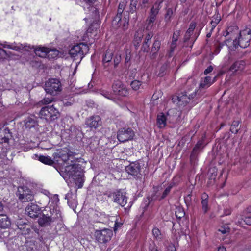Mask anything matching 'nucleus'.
Here are the masks:
<instances>
[{
    "label": "nucleus",
    "mask_w": 251,
    "mask_h": 251,
    "mask_svg": "<svg viewBox=\"0 0 251 251\" xmlns=\"http://www.w3.org/2000/svg\"><path fill=\"white\" fill-rule=\"evenodd\" d=\"M60 217L61 214L57 210L48 207L44 211L42 216L38 219V222L41 226H45L50 225Z\"/></svg>",
    "instance_id": "f257e3e1"
},
{
    "label": "nucleus",
    "mask_w": 251,
    "mask_h": 251,
    "mask_svg": "<svg viewBox=\"0 0 251 251\" xmlns=\"http://www.w3.org/2000/svg\"><path fill=\"white\" fill-rule=\"evenodd\" d=\"M60 174L64 179L71 177L73 178L82 174L79 165L75 163V161H73L70 164L68 163L66 165H64V167L62 168Z\"/></svg>",
    "instance_id": "f03ea898"
},
{
    "label": "nucleus",
    "mask_w": 251,
    "mask_h": 251,
    "mask_svg": "<svg viewBox=\"0 0 251 251\" xmlns=\"http://www.w3.org/2000/svg\"><path fill=\"white\" fill-rule=\"evenodd\" d=\"M60 114L58 109L55 107V104L42 107L39 116L41 119H45L47 122H50L58 119Z\"/></svg>",
    "instance_id": "7ed1b4c3"
},
{
    "label": "nucleus",
    "mask_w": 251,
    "mask_h": 251,
    "mask_svg": "<svg viewBox=\"0 0 251 251\" xmlns=\"http://www.w3.org/2000/svg\"><path fill=\"white\" fill-rule=\"evenodd\" d=\"M53 157L54 161L59 162L62 160L65 164H68L69 160L71 162L75 161L74 153L66 148L56 150L53 154Z\"/></svg>",
    "instance_id": "20e7f679"
},
{
    "label": "nucleus",
    "mask_w": 251,
    "mask_h": 251,
    "mask_svg": "<svg viewBox=\"0 0 251 251\" xmlns=\"http://www.w3.org/2000/svg\"><path fill=\"white\" fill-rule=\"evenodd\" d=\"M104 194L108 198H112L114 202L121 206H124L127 203V197L126 192L122 190H117L115 191H106Z\"/></svg>",
    "instance_id": "39448f33"
},
{
    "label": "nucleus",
    "mask_w": 251,
    "mask_h": 251,
    "mask_svg": "<svg viewBox=\"0 0 251 251\" xmlns=\"http://www.w3.org/2000/svg\"><path fill=\"white\" fill-rule=\"evenodd\" d=\"M62 89L61 82L58 79H49L45 83V90L47 93L50 95L54 96L57 95L61 91Z\"/></svg>",
    "instance_id": "423d86ee"
},
{
    "label": "nucleus",
    "mask_w": 251,
    "mask_h": 251,
    "mask_svg": "<svg viewBox=\"0 0 251 251\" xmlns=\"http://www.w3.org/2000/svg\"><path fill=\"white\" fill-rule=\"evenodd\" d=\"M89 51V47L85 43H81L74 46L69 51V54L72 58L82 59L84 54Z\"/></svg>",
    "instance_id": "0eeeda50"
},
{
    "label": "nucleus",
    "mask_w": 251,
    "mask_h": 251,
    "mask_svg": "<svg viewBox=\"0 0 251 251\" xmlns=\"http://www.w3.org/2000/svg\"><path fill=\"white\" fill-rule=\"evenodd\" d=\"M134 131L130 127H123L118 130L117 138L120 142H125L133 139Z\"/></svg>",
    "instance_id": "6e6552de"
},
{
    "label": "nucleus",
    "mask_w": 251,
    "mask_h": 251,
    "mask_svg": "<svg viewBox=\"0 0 251 251\" xmlns=\"http://www.w3.org/2000/svg\"><path fill=\"white\" fill-rule=\"evenodd\" d=\"M16 195L23 202L30 201L34 199L33 192L26 186L19 187Z\"/></svg>",
    "instance_id": "1a4fd4ad"
},
{
    "label": "nucleus",
    "mask_w": 251,
    "mask_h": 251,
    "mask_svg": "<svg viewBox=\"0 0 251 251\" xmlns=\"http://www.w3.org/2000/svg\"><path fill=\"white\" fill-rule=\"evenodd\" d=\"M251 40V29H246L240 32L237 40L239 47L246 48L250 45Z\"/></svg>",
    "instance_id": "9d476101"
},
{
    "label": "nucleus",
    "mask_w": 251,
    "mask_h": 251,
    "mask_svg": "<svg viewBox=\"0 0 251 251\" xmlns=\"http://www.w3.org/2000/svg\"><path fill=\"white\" fill-rule=\"evenodd\" d=\"M96 240L100 243H106L109 241L113 235L111 229L105 228L96 231Z\"/></svg>",
    "instance_id": "9b49d317"
},
{
    "label": "nucleus",
    "mask_w": 251,
    "mask_h": 251,
    "mask_svg": "<svg viewBox=\"0 0 251 251\" xmlns=\"http://www.w3.org/2000/svg\"><path fill=\"white\" fill-rule=\"evenodd\" d=\"M126 171L129 174L136 177H140L141 176V166L138 162L130 163L125 168Z\"/></svg>",
    "instance_id": "f8f14e48"
},
{
    "label": "nucleus",
    "mask_w": 251,
    "mask_h": 251,
    "mask_svg": "<svg viewBox=\"0 0 251 251\" xmlns=\"http://www.w3.org/2000/svg\"><path fill=\"white\" fill-rule=\"evenodd\" d=\"M7 123L0 124V142L8 143L12 137V133L7 127Z\"/></svg>",
    "instance_id": "ddd939ff"
},
{
    "label": "nucleus",
    "mask_w": 251,
    "mask_h": 251,
    "mask_svg": "<svg viewBox=\"0 0 251 251\" xmlns=\"http://www.w3.org/2000/svg\"><path fill=\"white\" fill-rule=\"evenodd\" d=\"M112 90L115 95L120 96H126L128 93L127 89L120 80L114 82L112 85Z\"/></svg>",
    "instance_id": "4468645a"
},
{
    "label": "nucleus",
    "mask_w": 251,
    "mask_h": 251,
    "mask_svg": "<svg viewBox=\"0 0 251 251\" xmlns=\"http://www.w3.org/2000/svg\"><path fill=\"white\" fill-rule=\"evenodd\" d=\"M27 214L32 218H37L41 213L40 207L34 203H29L25 208Z\"/></svg>",
    "instance_id": "2eb2a0df"
},
{
    "label": "nucleus",
    "mask_w": 251,
    "mask_h": 251,
    "mask_svg": "<svg viewBox=\"0 0 251 251\" xmlns=\"http://www.w3.org/2000/svg\"><path fill=\"white\" fill-rule=\"evenodd\" d=\"M85 124L90 128L96 129L101 126L102 122L99 116L93 115L86 119Z\"/></svg>",
    "instance_id": "dca6fc26"
},
{
    "label": "nucleus",
    "mask_w": 251,
    "mask_h": 251,
    "mask_svg": "<svg viewBox=\"0 0 251 251\" xmlns=\"http://www.w3.org/2000/svg\"><path fill=\"white\" fill-rule=\"evenodd\" d=\"M204 138L205 136L202 137V139L198 141L196 145L195 146L190 155L191 161H194L196 159L199 153L201 152L202 150L203 149L205 146L204 143Z\"/></svg>",
    "instance_id": "f3484780"
},
{
    "label": "nucleus",
    "mask_w": 251,
    "mask_h": 251,
    "mask_svg": "<svg viewBox=\"0 0 251 251\" xmlns=\"http://www.w3.org/2000/svg\"><path fill=\"white\" fill-rule=\"evenodd\" d=\"M197 90L193 93H189V91L182 93L179 95V105H185L189 102L190 100L194 99L196 96Z\"/></svg>",
    "instance_id": "a211bd4d"
},
{
    "label": "nucleus",
    "mask_w": 251,
    "mask_h": 251,
    "mask_svg": "<svg viewBox=\"0 0 251 251\" xmlns=\"http://www.w3.org/2000/svg\"><path fill=\"white\" fill-rule=\"evenodd\" d=\"M126 3L127 0H121L117 10V14L113 20L112 25H116L117 24L119 26V22L122 21L121 18L122 14L126 6Z\"/></svg>",
    "instance_id": "6ab92c4d"
},
{
    "label": "nucleus",
    "mask_w": 251,
    "mask_h": 251,
    "mask_svg": "<svg viewBox=\"0 0 251 251\" xmlns=\"http://www.w3.org/2000/svg\"><path fill=\"white\" fill-rule=\"evenodd\" d=\"M113 56V51L112 50L108 49L104 55L103 56L102 64L106 71H109L111 65L112 64L111 60Z\"/></svg>",
    "instance_id": "aec40b11"
},
{
    "label": "nucleus",
    "mask_w": 251,
    "mask_h": 251,
    "mask_svg": "<svg viewBox=\"0 0 251 251\" xmlns=\"http://www.w3.org/2000/svg\"><path fill=\"white\" fill-rule=\"evenodd\" d=\"M225 43L228 48V51L230 54H231L232 51H235L239 46V44L236 38L235 39H227L225 41Z\"/></svg>",
    "instance_id": "412c9836"
},
{
    "label": "nucleus",
    "mask_w": 251,
    "mask_h": 251,
    "mask_svg": "<svg viewBox=\"0 0 251 251\" xmlns=\"http://www.w3.org/2000/svg\"><path fill=\"white\" fill-rule=\"evenodd\" d=\"M216 77L212 79L210 76H206L203 79L202 78L200 81L199 86V89H205L209 87L215 81Z\"/></svg>",
    "instance_id": "4be33fe9"
},
{
    "label": "nucleus",
    "mask_w": 251,
    "mask_h": 251,
    "mask_svg": "<svg viewBox=\"0 0 251 251\" xmlns=\"http://www.w3.org/2000/svg\"><path fill=\"white\" fill-rule=\"evenodd\" d=\"M162 1H157L151 7L149 12L148 17L156 18L160 9L161 8Z\"/></svg>",
    "instance_id": "5701e85b"
},
{
    "label": "nucleus",
    "mask_w": 251,
    "mask_h": 251,
    "mask_svg": "<svg viewBox=\"0 0 251 251\" xmlns=\"http://www.w3.org/2000/svg\"><path fill=\"white\" fill-rule=\"evenodd\" d=\"M25 126L26 128L30 129L38 125L36 118L34 116H28L24 121Z\"/></svg>",
    "instance_id": "b1692460"
},
{
    "label": "nucleus",
    "mask_w": 251,
    "mask_h": 251,
    "mask_svg": "<svg viewBox=\"0 0 251 251\" xmlns=\"http://www.w3.org/2000/svg\"><path fill=\"white\" fill-rule=\"evenodd\" d=\"M240 32L237 26L234 25L227 27L226 30V34L225 36H230V38H237Z\"/></svg>",
    "instance_id": "393cba45"
},
{
    "label": "nucleus",
    "mask_w": 251,
    "mask_h": 251,
    "mask_svg": "<svg viewBox=\"0 0 251 251\" xmlns=\"http://www.w3.org/2000/svg\"><path fill=\"white\" fill-rule=\"evenodd\" d=\"M32 48L34 49V51L36 55L42 58L48 57L49 48L42 47H38L35 48L33 47Z\"/></svg>",
    "instance_id": "a878e982"
},
{
    "label": "nucleus",
    "mask_w": 251,
    "mask_h": 251,
    "mask_svg": "<svg viewBox=\"0 0 251 251\" xmlns=\"http://www.w3.org/2000/svg\"><path fill=\"white\" fill-rule=\"evenodd\" d=\"M11 225V221L6 215L0 214V227L6 228Z\"/></svg>",
    "instance_id": "bb28decb"
},
{
    "label": "nucleus",
    "mask_w": 251,
    "mask_h": 251,
    "mask_svg": "<svg viewBox=\"0 0 251 251\" xmlns=\"http://www.w3.org/2000/svg\"><path fill=\"white\" fill-rule=\"evenodd\" d=\"M34 158L38 160L42 163L48 165H52L54 162V160H52L51 157L49 156L38 155L36 154H34Z\"/></svg>",
    "instance_id": "cd10ccee"
},
{
    "label": "nucleus",
    "mask_w": 251,
    "mask_h": 251,
    "mask_svg": "<svg viewBox=\"0 0 251 251\" xmlns=\"http://www.w3.org/2000/svg\"><path fill=\"white\" fill-rule=\"evenodd\" d=\"M153 36V33L151 31L149 32L146 35L145 40L143 44V50L148 52L150 50V42Z\"/></svg>",
    "instance_id": "c85d7f7f"
},
{
    "label": "nucleus",
    "mask_w": 251,
    "mask_h": 251,
    "mask_svg": "<svg viewBox=\"0 0 251 251\" xmlns=\"http://www.w3.org/2000/svg\"><path fill=\"white\" fill-rule=\"evenodd\" d=\"M245 66V63L243 60L237 61L234 62L230 67V70L233 72L241 71Z\"/></svg>",
    "instance_id": "c756f323"
},
{
    "label": "nucleus",
    "mask_w": 251,
    "mask_h": 251,
    "mask_svg": "<svg viewBox=\"0 0 251 251\" xmlns=\"http://www.w3.org/2000/svg\"><path fill=\"white\" fill-rule=\"evenodd\" d=\"M208 196L207 194L204 193L201 195V205H202V209L204 213H205L207 212L208 210Z\"/></svg>",
    "instance_id": "7c9ffc66"
},
{
    "label": "nucleus",
    "mask_w": 251,
    "mask_h": 251,
    "mask_svg": "<svg viewBox=\"0 0 251 251\" xmlns=\"http://www.w3.org/2000/svg\"><path fill=\"white\" fill-rule=\"evenodd\" d=\"M166 118L165 115L161 113L157 116V125L159 128L164 127L166 124Z\"/></svg>",
    "instance_id": "2f4dec72"
},
{
    "label": "nucleus",
    "mask_w": 251,
    "mask_h": 251,
    "mask_svg": "<svg viewBox=\"0 0 251 251\" xmlns=\"http://www.w3.org/2000/svg\"><path fill=\"white\" fill-rule=\"evenodd\" d=\"M143 31L142 30H138L134 35V42L136 46H139L141 42L143 37Z\"/></svg>",
    "instance_id": "473e14b6"
},
{
    "label": "nucleus",
    "mask_w": 251,
    "mask_h": 251,
    "mask_svg": "<svg viewBox=\"0 0 251 251\" xmlns=\"http://www.w3.org/2000/svg\"><path fill=\"white\" fill-rule=\"evenodd\" d=\"M7 48L11 49L16 51H20L21 50L25 49V50H28L29 48L31 49L30 46H24L22 44H11L7 46Z\"/></svg>",
    "instance_id": "72a5a7b5"
},
{
    "label": "nucleus",
    "mask_w": 251,
    "mask_h": 251,
    "mask_svg": "<svg viewBox=\"0 0 251 251\" xmlns=\"http://www.w3.org/2000/svg\"><path fill=\"white\" fill-rule=\"evenodd\" d=\"M17 227L20 230L24 229L25 226H29L27 222L25 219H18L16 221Z\"/></svg>",
    "instance_id": "f704fd0d"
},
{
    "label": "nucleus",
    "mask_w": 251,
    "mask_h": 251,
    "mask_svg": "<svg viewBox=\"0 0 251 251\" xmlns=\"http://www.w3.org/2000/svg\"><path fill=\"white\" fill-rule=\"evenodd\" d=\"M240 121H234L230 127V131L233 133L236 134L240 129Z\"/></svg>",
    "instance_id": "c9c22d12"
},
{
    "label": "nucleus",
    "mask_w": 251,
    "mask_h": 251,
    "mask_svg": "<svg viewBox=\"0 0 251 251\" xmlns=\"http://www.w3.org/2000/svg\"><path fill=\"white\" fill-rule=\"evenodd\" d=\"M173 13L174 11L172 8H168L166 10V13L164 16V20L167 24L171 22Z\"/></svg>",
    "instance_id": "e433bc0d"
},
{
    "label": "nucleus",
    "mask_w": 251,
    "mask_h": 251,
    "mask_svg": "<svg viewBox=\"0 0 251 251\" xmlns=\"http://www.w3.org/2000/svg\"><path fill=\"white\" fill-rule=\"evenodd\" d=\"M208 176L210 183L214 182L215 179L217 176V171L215 168H211L208 171Z\"/></svg>",
    "instance_id": "4c0bfd02"
},
{
    "label": "nucleus",
    "mask_w": 251,
    "mask_h": 251,
    "mask_svg": "<svg viewBox=\"0 0 251 251\" xmlns=\"http://www.w3.org/2000/svg\"><path fill=\"white\" fill-rule=\"evenodd\" d=\"M160 45L161 43L159 39L158 38H156L153 44L151 50V52H153L154 53H156L159 50L160 48Z\"/></svg>",
    "instance_id": "58836bf2"
},
{
    "label": "nucleus",
    "mask_w": 251,
    "mask_h": 251,
    "mask_svg": "<svg viewBox=\"0 0 251 251\" xmlns=\"http://www.w3.org/2000/svg\"><path fill=\"white\" fill-rule=\"evenodd\" d=\"M82 177L83 175L82 174L80 176H76L73 178L74 180L76 185L77 186L78 188H81L83 186L84 181Z\"/></svg>",
    "instance_id": "ea45409f"
},
{
    "label": "nucleus",
    "mask_w": 251,
    "mask_h": 251,
    "mask_svg": "<svg viewBox=\"0 0 251 251\" xmlns=\"http://www.w3.org/2000/svg\"><path fill=\"white\" fill-rule=\"evenodd\" d=\"M55 100V98L53 97H45L44 99H43L41 101L39 102L38 104L40 106L42 105H47L51 103L52 102L54 101Z\"/></svg>",
    "instance_id": "a19ab883"
},
{
    "label": "nucleus",
    "mask_w": 251,
    "mask_h": 251,
    "mask_svg": "<svg viewBox=\"0 0 251 251\" xmlns=\"http://www.w3.org/2000/svg\"><path fill=\"white\" fill-rule=\"evenodd\" d=\"M156 19V18L148 17L146 20V24L147 25L146 30H149L151 28Z\"/></svg>",
    "instance_id": "79ce46f5"
},
{
    "label": "nucleus",
    "mask_w": 251,
    "mask_h": 251,
    "mask_svg": "<svg viewBox=\"0 0 251 251\" xmlns=\"http://www.w3.org/2000/svg\"><path fill=\"white\" fill-rule=\"evenodd\" d=\"M152 233L154 238L156 240H161L163 238V235L158 228L156 227L153 228L152 230Z\"/></svg>",
    "instance_id": "37998d69"
},
{
    "label": "nucleus",
    "mask_w": 251,
    "mask_h": 251,
    "mask_svg": "<svg viewBox=\"0 0 251 251\" xmlns=\"http://www.w3.org/2000/svg\"><path fill=\"white\" fill-rule=\"evenodd\" d=\"M175 214L177 218L181 219L185 216V212L181 207H177L176 209Z\"/></svg>",
    "instance_id": "c03bdc74"
},
{
    "label": "nucleus",
    "mask_w": 251,
    "mask_h": 251,
    "mask_svg": "<svg viewBox=\"0 0 251 251\" xmlns=\"http://www.w3.org/2000/svg\"><path fill=\"white\" fill-rule=\"evenodd\" d=\"M59 54V51L56 50L48 49V58H54L57 57Z\"/></svg>",
    "instance_id": "a18cd8bd"
},
{
    "label": "nucleus",
    "mask_w": 251,
    "mask_h": 251,
    "mask_svg": "<svg viewBox=\"0 0 251 251\" xmlns=\"http://www.w3.org/2000/svg\"><path fill=\"white\" fill-rule=\"evenodd\" d=\"M177 41L173 40L171 42L170 46V50L168 53L169 57H171L172 56V53L174 52L175 49L176 47Z\"/></svg>",
    "instance_id": "49530a36"
},
{
    "label": "nucleus",
    "mask_w": 251,
    "mask_h": 251,
    "mask_svg": "<svg viewBox=\"0 0 251 251\" xmlns=\"http://www.w3.org/2000/svg\"><path fill=\"white\" fill-rule=\"evenodd\" d=\"M242 221L247 225H251V213L246 216L244 218L241 219V221L239 223L242 224Z\"/></svg>",
    "instance_id": "de8ad7c7"
},
{
    "label": "nucleus",
    "mask_w": 251,
    "mask_h": 251,
    "mask_svg": "<svg viewBox=\"0 0 251 251\" xmlns=\"http://www.w3.org/2000/svg\"><path fill=\"white\" fill-rule=\"evenodd\" d=\"M138 0H131L130 12L131 14H133L134 12L136 11V6L138 3Z\"/></svg>",
    "instance_id": "09e8293b"
},
{
    "label": "nucleus",
    "mask_w": 251,
    "mask_h": 251,
    "mask_svg": "<svg viewBox=\"0 0 251 251\" xmlns=\"http://www.w3.org/2000/svg\"><path fill=\"white\" fill-rule=\"evenodd\" d=\"M131 52L129 50H127L126 51V58H125V65L126 66H129L130 64V60H131Z\"/></svg>",
    "instance_id": "8fccbe9b"
},
{
    "label": "nucleus",
    "mask_w": 251,
    "mask_h": 251,
    "mask_svg": "<svg viewBox=\"0 0 251 251\" xmlns=\"http://www.w3.org/2000/svg\"><path fill=\"white\" fill-rule=\"evenodd\" d=\"M172 186L171 185H169L163 191L161 196L158 198L159 200L164 199L170 193L171 189Z\"/></svg>",
    "instance_id": "3c124183"
},
{
    "label": "nucleus",
    "mask_w": 251,
    "mask_h": 251,
    "mask_svg": "<svg viewBox=\"0 0 251 251\" xmlns=\"http://www.w3.org/2000/svg\"><path fill=\"white\" fill-rule=\"evenodd\" d=\"M122 22H119V26L117 24L116 25H115L116 27H120L121 26V23L123 22V21H124V23L123 24V28L124 29H126L128 25V19L126 18H124V19L122 20Z\"/></svg>",
    "instance_id": "603ef678"
},
{
    "label": "nucleus",
    "mask_w": 251,
    "mask_h": 251,
    "mask_svg": "<svg viewBox=\"0 0 251 251\" xmlns=\"http://www.w3.org/2000/svg\"><path fill=\"white\" fill-rule=\"evenodd\" d=\"M141 82L138 80H135L131 83V86L134 90H137L140 88Z\"/></svg>",
    "instance_id": "864d4df0"
},
{
    "label": "nucleus",
    "mask_w": 251,
    "mask_h": 251,
    "mask_svg": "<svg viewBox=\"0 0 251 251\" xmlns=\"http://www.w3.org/2000/svg\"><path fill=\"white\" fill-rule=\"evenodd\" d=\"M121 61V55L118 54H116L113 58V65L114 68L117 67L119 64L120 63Z\"/></svg>",
    "instance_id": "5fc2aeb1"
},
{
    "label": "nucleus",
    "mask_w": 251,
    "mask_h": 251,
    "mask_svg": "<svg viewBox=\"0 0 251 251\" xmlns=\"http://www.w3.org/2000/svg\"><path fill=\"white\" fill-rule=\"evenodd\" d=\"M100 94L104 97L114 100V98L113 97L112 95L109 92L106 90H102L100 91Z\"/></svg>",
    "instance_id": "6e6d98bb"
},
{
    "label": "nucleus",
    "mask_w": 251,
    "mask_h": 251,
    "mask_svg": "<svg viewBox=\"0 0 251 251\" xmlns=\"http://www.w3.org/2000/svg\"><path fill=\"white\" fill-rule=\"evenodd\" d=\"M230 229L226 225H224V226H221L219 228V229H218V231L221 232L222 234H226V233H229L230 232Z\"/></svg>",
    "instance_id": "4d7b16f0"
},
{
    "label": "nucleus",
    "mask_w": 251,
    "mask_h": 251,
    "mask_svg": "<svg viewBox=\"0 0 251 251\" xmlns=\"http://www.w3.org/2000/svg\"><path fill=\"white\" fill-rule=\"evenodd\" d=\"M225 45V41L224 42L219 43L215 47V49L214 50V54H218L221 51V49Z\"/></svg>",
    "instance_id": "13d9d810"
},
{
    "label": "nucleus",
    "mask_w": 251,
    "mask_h": 251,
    "mask_svg": "<svg viewBox=\"0 0 251 251\" xmlns=\"http://www.w3.org/2000/svg\"><path fill=\"white\" fill-rule=\"evenodd\" d=\"M180 35V30H176L175 32H174L173 37H172V40L174 41H177Z\"/></svg>",
    "instance_id": "bf43d9fd"
},
{
    "label": "nucleus",
    "mask_w": 251,
    "mask_h": 251,
    "mask_svg": "<svg viewBox=\"0 0 251 251\" xmlns=\"http://www.w3.org/2000/svg\"><path fill=\"white\" fill-rule=\"evenodd\" d=\"M220 17L218 15H216L213 17L212 21L213 24H218L220 22Z\"/></svg>",
    "instance_id": "052dcab7"
},
{
    "label": "nucleus",
    "mask_w": 251,
    "mask_h": 251,
    "mask_svg": "<svg viewBox=\"0 0 251 251\" xmlns=\"http://www.w3.org/2000/svg\"><path fill=\"white\" fill-rule=\"evenodd\" d=\"M21 231H22V233L23 234H29L31 231L30 226L29 225V226H25V228L24 229H22Z\"/></svg>",
    "instance_id": "680f3d73"
},
{
    "label": "nucleus",
    "mask_w": 251,
    "mask_h": 251,
    "mask_svg": "<svg viewBox=\"0 0 251 251\" xmlns=\"http://www.w3.org/2000/svg\"><path fill=\"white\" fill-rule=\"evenodd\" d=\"M167 69V65H163L161 66L160 68V71L161 72L159 73L158 75L160 76H162L163 75V73L166 71Z\"/></svg>",
    "instance_id": "e2e57ef3"
},
{
    "label": "nucleus",
    "mask_w": 251,
    "mask_h": 251,
    "mask_svg": "<svg viewBox=\"0 0 251 251\" xmlns=\"http://www.w3.org/2000/svg\"><path fill=\"white\" fill-rule=\"evenodd\" d=\"M172 100L174 103H177L179 105V96H174Z\"/></svg>",
    "instance_id": "0e129e2a"
},
{
    "label": "nucleus",
    "mask_w": 251,
    "mask_h": 251,
    "mask_svg": "<svg viewBox=\"0 0 251 251\" xmlns=\"http://www.w3.org/2000/svg\"><path fill=\"white\" fill-rule=\"evenodd\" d=\"M131 14V21H133L134 23H135L137 21V13L135 12H134L133 14Z\"/></svg>",
    "instance_id": "69168bd1"
},
{
    "label": "nucleus",
    "mask_w": 251,
    "mask_h": 251,
    "mask_svg": "<svg viewBox=\"0 0 251 251\" xmlns=\"http://www.w3.org/2000/svg\"><path fill=\"white\" fill-rule=\"evenodd\" d=\"M6 56V51L0 48V59L5 58Z\"/></svg>",
    "instance_id": "338daca9"
},
{
    "label": "nucleus",
    "mask_w": 251,
    "mask_h": 251,
    "mask_svg": "<svg viewBox=\"0 0 251 251\" xmlns=\"http://www.w3.org/2000/svg\"><path fill=\"white\" fill-rule=\"evenodd\" d=\"M167 251H176L175 246L173 244H170L167 247Z\"/></svg>",
    "instance_id": "774afa93"
}]
</instances>
